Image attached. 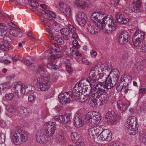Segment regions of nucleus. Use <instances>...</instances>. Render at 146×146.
I'll return each instance as SVG.
<instances>
[{
  "label": "nucleus",
  "instance_id": "obj_49",
  "mask_svg": "<svg viewBox=\"0 0 146 146\" xmlns=\"http://www.w3.org/2000/svg\"><path fill=\"white\" fill-rule=\"evenodd\" d=\"M5 134L3 133H0V144H2L4 143L6 138Z\"/></svg>",
  "mask_w": 146,
  "mask_h": 146
},
{
  "label": "nucleus",
  "instance_id": "obj_33",
  "mask_svg": "<svg viewBox=\"0 0 146 146\" xmlns=\"http://www.w3.org/2000/svg\"><path fill=\"white\" fill-rule=\"evenodd\" d=\"M65 140L64 136L62 135L58 134L56 135V141L58 143L62 144L65 141Z\"/></svg>",
  "mask_w": 146,
  "mask_h": 146
},
{
  "label": "nucleus",
  "instance_id": "obj_50",
  "mask_svg": "<svg viewBox=\"0 0 146 146\" xmlns=\"http://www.w3.org/2000/svg\"><path fill=\"white\" fill-rule=\"evenodd\" d=\"M53 26L54 29L56 31L58 32L61 29L58 23L56 22H54L53 23Z\"/></svg>",
  "mask_w": 146,
  "mask_h": 146
},
{
  "label": "nucleus",
  "instance_id": "obj_42",
  "mask_svg": "<svg viewBox=\"0 0 146 146\" xmlns=\"http://www.w3.org/2000/svg\"><path fill=\"white\" fill-rule=\"evenodd\" d=\"M61 34L65 36H68L70 34L69 30L66 28L61 29L60 31Z\"/></svg>",
  "mask_w": 146,
  "mask_h": 146
},
{
  "label": "nucleus",
  "instance_id": "obj_32",
  "mask_svg": "<svg viewBox=\"0 0 146 146\" xmlns=\"http://www.w3.org/2000/svg\"><path fill=\"white\" fill-rule=\"evenodd\" d=\"M75 3V5L78 7L84 9L86 7L85 2L83 0H76Z\"/></svg>",
  "mask_w": 146,
  "mask_h": 146
},
{
  "label": "nucleus",
  "instance_id": "obj_63",
  "mask_svg": "<svg viewBox=\"0 0 146 146\" xmlns=\"http://www.w3.org/2000/svg\"><path fill=\"white\" fill-rule=\"evenodd\" d=\"M7 124L6 122L3 120L0 121V126L2 127H4L6 126Z\"/></svg>",
  "mask_w": 146,
  "mask_h": 146
},
{
  "label": "nucleus",
  "instance_id": "obj_21",
  "mask_svg": "<svg viewBox=\"0 0 146 146\" xmlns=\"http://www.w3.org/2000/svg\"><path fill=\"white\" fill-rule=\"evenodd\" d=\"M100 129L98 127L90 128L88 129V134L91 137L95 139L99 137Z\"/></svg>",
  "mask_w": 146,
  "mask_h": 146
},
{
  "label": "nucleus",
  "instance_id": "obj_48",
  "mask_svg": "<svg viewBox=\"0 0 146 146\" xmlns=\"http://www.w3.org/2000/svg\"><path fill=\"white\" fill-rule=\"evenodd\" d=\"M6 108L7 109L8 111L10 113L13 112L15 111L16 110V107L13 105H10L7 107Z\"/></svg>",
  "mask_w": 146,
  "mask_h": 146
},
{
  "label": "nucleus",
  "instance_id": "obj_5",
  "mask_svg": "<svg viewBox=\"0 0 146 146\" xmlns=\"http://www.w3.org/2000/svg\"><path fill=\"white\" fill-rule=\"evenodd\" d=\"M54 47L52 49L48 54L45 57V58L52 62L54 59L56 58H60L61 55L59 54L62 50V48L60 46L57 44L54 45Z\"/></svg>",
  "mask_w": 146,
  "mask_h": 146
},
{
  "label": "nucleus",
  "instance_id": "obj_20",
  "mask_svg": "<svg viewBox=\"0 0 146 146\" xmlns=\"http://www.w3.org/2000/svg\"><path fill=\"white\" fill-rule=\"evenodd\" d=\"M12 39L9 36L4 37L2 44H0V49L4 51H7L8 46L11 44Z\"/></svg>",
  "mask_w": 146,
  "mask_h": 146
},
{
  "label": "nucleus",
  "instance_id": "obj_35",
  "mask_svg": "<svg viewBox=\"0 0 146 146\" xmlns=\"http://www.w3.org/2000/svg\"><path fill=\"white\" fill-rule=\"evenodd\" d=\"M7 27L2 23L0 24V36L5 35L7 32Z\"/></svg>",
  "mask_w": 146,
  "mask_h": 146
},
{
  "label": "nucleus",
  "instance_id": "obj_4",
  "mask_svg": "<svg viewBox=\"0 0 146 146\" xmlns=\"http://www.w3.org/2000/svg\"><path fill=\"white\" fill-rule=\"evenodd\" d=\"M28 137V133L21 131L19 127H17L13 134V141L16 145H19L26 142Z\"/></svg>",
  "mask_w": 146,
  "mask_h": 146
},
{
  "label": "nucleus",
  "instance_id": "obj_12",
  "mask_svg": "<svg viewBox=\"0 0 146 146\" xmlns=\"http://www.w3.org/2000/svg\"><path fill=\"white\" fill-rule=\"evenodd\" d=\"M99 67L97 66H95L94 68H93L91 70L90 74H91L92 76L88 78V80L89 84L93 85L94 83L96 82V78L98 77L99 74Z\"/></svg>",
  "mask_w": 146,
  "mask_h": 146
},
{
  "label": "nucleus",
  "instance_id": "obj_29",
  "mask_svg": "<svg viewBox=\"0 0 146 146\" xmlns=\"http://www.w3.org/2000/svg\"><path fill=\"white\" fill-rule=\"evenodd\" d=\"M20 29L18 28H13L10 29L9 31L10 34L14 36L20 37L23 35L22 33L20 31Z\"/></svg>",
  "mask_w": 146,
  "mask_h": 146
},
{
  "label": "nucleus",
  "instance_id": "obj_52",
  "mask_svg": "<svg viewBox=\"0 0 146 146\" xmlns=\"http://www.w3.org/2000/svg\"><path fill=\"white\" fill-rule=\"evenodd\" d=\"M5 98L9 100H11L13 97V95L11 93H7L5 96Z\"/></svg>",
  "mask_w": 146,
  "mask_h": 146
},
{
  "label": "nucleus",
  "instance_id": "obj_37",
  "mask_svg": "<svg viewBox=\"0 0 146 146\" xmlns=\"http://www.w3.org/2000/svg\"><path fill=\"white\" fill-rule=\"evenodd\" d=\"M89 96V95H86V94H84L82 92L78 98L79 99L78 100H79L78 101L82 103L84 102L87 100Z\"/></svg>",
  "mask_w": 146,
  "mask_h": 146
},
{
  "label": "nucleus",
  "instance_id": "obj_57",
  "mask_svg": "<svg viewBox=\"0 0 146 146\" xmlns=\"http://www.w3.org/2000/svg\"><path fill=\"white\" fill-rule=\"evenodd\" d=\"M125 87L126 86H123V84L120 85L117 84L116 87V90L118 92H120L122 90L124 87Z\"/></svg>",
  "mask_w": 146,
  "mask_h": 146
},
{
  "label": "nucleus",
  "instance_id": "obj_62",
  "mask_svg": "<svg viewBox=\"0 0 146 146\" xmlns=\"http://www.w3.org/2000/svg\"><path fill=\"white\" fill-rule=\"evenodd\" d=\"M52 36L53 39L54 40L56 41H57L59 39L60 37V36L59 35H56L53 36L52 34Z\"/></svg>",
  "mask_w": 146,
  "mask_h": 146
},
{
  "label": "nucleus",
  "instance_id": "obj_1",
  "mask_svg": "<svg viewBox=\"0 0 146 146\" xmlns=\"http://www.w3.org/2000/svg\"><path fill=\"white\" fill-rule=\"evenodd\" d=\"M119 72L117 69L110 72L106 80L103 82L98 81L96 85V93L93 94L91 98L98 105L104 104L109 99V96L103 88L110 89L115 86L118 80Z\"/></svg>",
  "mask_w": 146,
  "mask_h": 146
},
{
  "label": "nucleus",
  "instance_id": "obj_60",
  "mask_svg": "<svg viewBox=\"0 0 146 146\" xmlns=\"http://www.w3.org/2000/svg\"><path fill=\"white\" fill-rule=\"evenodd\" d=\"M141 52H146V44L143 43L142 44Z\"/></svg>",
  "mask_w": 146,
  "mask_h": 146
},
{
  "label": "nucleus",
  "instance_id": "obj_18",
  "mask_svg": "<svg viewBox=\"0 0 146 146\" xmlns=\"http://www.w3.org/2000/svg\"><path fill=\"white\" fill-rule=\"evenodd\" d=\"M71 115L70 114L56 116L54 117L55 120L60 123H66L70 121Z\"/></svg>",
  "mask_w": 146,
  "mask_h": 146
},
{
  "label": "nucleus",
  "instance_id": "obj_38",
  "mask_svg": "<svg viewBox=\"0 0 146 146\" xmlns=\"http://www.w3.org/2000/svg\"><path fill=\"white\" fill-rule=\"evenodd\" d=\"M38 73L41 75L44 76L46 74L47 71L46 69L43 66H39L38 67Z\"/></svg>",
  "mask_w": 146,
  "mask_h": 146
},
{
  "label": "nucleus",
  "instance_id": "obj_54",
  "mask_svg": "<svg viewBox=\"0 0 146 146\" xmlns=\"http://www.w3.org/2000/svg\"><path fill=\"white\" fill-rule=\"evenodd\" d=\"M47 66L49 68H51L55 69L58 68V66L52 63H49L47 65Z\"/></svg>",
  "mask_w": 146,
  "mask_h": 146
},
{
  "label": "nucleus",
  "instance_id": "obj_9",
  "mask_svg": "<svg viewBox=\"0 0 146 146\" xmlns=\"http://www.w3.org/2000/svg\"><path fill=\"white\" fill-rule=\"evenodd\" d=\"M72 94V92L60 93L58 97L60 103L63 105H65L73 102L71 96Z\"/></svg>",
  "mask_w": 146,
  "mask_h": 146
},
{
  "label": "nucleus",
  "instance_id": "obj_8",
  "mask_svg": "<svg viewBox=\"0 0 146 146\" xmlns=\"http://www.w3.org/2000/svg\"><path fill=\"white\" fill-rule=\"evenodd\" d=\"M144 32L139 30L136 31L133 36V41L134 45L136 47L140 46L141 42L145 38Z\"/></svg>",
  "mask_w": 146,
  "mask_h": 146
},
{
  "label": "nucleus",
  "instance_id": "obj_44",
  "mask_svg": "<svg viewBox=\"0 0 146 146\" xmlns=\"http://www.w3.org/2000/svg\"><path fill=\"white\" fill-rule=\"evenodd\" d=\"M71 137L72 141H76L78 138L80 137V135L78 133L73 132L71 133Z\"/></svg>",
  "mask_w": 146,
  "mask_h": 146
},
{
  "label": "nucleus",
  "instance_id": "obj_45",
  "mask_svg": "<svg viewBox=\"0 0 146 146\" xmlns=\"http://www.w3.org/2000/svg\"><path fill=\"white\" fill-rule=\"evenodd\" d=\"M143 62L138 61L136 63L135 66L137 70L140 71L142 70L143 68Z\"/></svg>",
  "mask_w": 146,
  "mask_h": 146
},
{
  "label": "nucleus",
  "instance_id": "obj_41",
  "mask_svg": "<svg viewBox=\"0 0 146 146\" xmlns=\"http://www.w3.org/2000/svg\"><path fill=\"white\" fill-rule=\"evenodd\" d=\"M86 19L87 18H76V20L80 25L81 27H83L86 23Z\"/></svg>",
  "mask_w": 146,
  "mask_h": 146
},
{
  "label": "nucleus",
  "instance_id": "obj_28",
  "mask_svg": "<svg viewBox=\"0 0 146 146\" xmlns=\"http://www.w3.org/2000/svg\"><path fill=\"white\" fill-rule=\"evenodd\" d=\"M75 90H73V92H72V94L71 96L72 97V101H74L75 100H77L79 99V97L80 96L81 94L82 93V92L81 91V90L79 89V88H74Z\"/></svg>",
  "mask_w": 146,
  "mask_h": 146
},
{
  "label": "nucleus",
  "instance_id": "obj_11",
  "mask_svg": "<svg viewBox=\"0 0 146 146\" xmlns=\"http://www.w3.org/2000/svg\"><path fill=\"white\" fill-rule=\"evenodd\" d=\"M51 138L46 135L44 131H38L36 134V141L40 143H46L49 141Z\"/></svg>",
  "mask_w": 146,
  "mask_h": 146
},
{
  "label": "nucleus",
  "instance_id": "obj_36",
  "mask_svg": "<svg viewBox=\"0 0 146 146\" xmlns=\"http://www.w3.org/2000/svg\"><path fill=\"white\" fill-rule=\"evenodd\" d=\"M76 144L75 145H72L70 146H84V140L83 138L80 136L76 141Z\"/></svg>",
  "mask_w": 146,
  "mask_h": 146
},
{
  "label": "nucleus",
  "instance_id": "obj_30",
  "mask_svg": "<svg viewBox=\"0 0 146 146\" xmlns=\"http://www.w3.org/2000/svg\"><path fill=\"white\" fill-rule=\"evenodd\" d=\"M117 22L122 24H124L128 22L129 21L128 18H126L122 14L117 15L116 16Z\"/></svg>",
  "mask_w": 146,
  "mask_h": 146
},
{
  "label": "nucleus",
  "instance_id": "obj_34",
  "mask_svg": "<svg viewBox=\"0 0 146 146\" xmlns=\"http://www.w3.org/2000/svg\"><path fill=\"white\" fill-rule=\"evenodd\" d=\"M117 104L118 108L123 111H125L127 108V105L120 100L117 101Z\"/></svg>",
  "mask_w": 146,
  "mask_h": 146
},
{
  "label": "nucleus",
  "instance_id": "obj_51",
  "mask_svg": "<svg viewBox=\"0 0 146 146\" xmlns=\"http://www.w3.org/2000/svg\"><path fill=\"white\" fill-rule=\"evenodd\" d=\"M67 27L69 28L71 33H76V32L77 31L75 28L74 26L71 24L68 25Z\"/></svg>",
  "mask_w": 146,
  "mask_h": 146
},
{
  "label": "nucleus",
  "instance_id": "obj_6",
  "mask_svg": "<svg viewBox=\"0 0 146 146\" xmlns=\"http://www.w3.org/2000/svg\"><path fill=\"white\" fill-rule=\"evenodd\" d=\"M101 119L100 114L95 111H90L87 113L85 117L86 123H90L92 124H96L100 121Z\"/></svg>",
  "mask_w": 146,
  "mask_h": 146
},
{
  "label": "nucleus",
  "instance_id": "obj_19",
  "mask_svg": "<svg viewBox=\"0 0 146 146\" xmlns=\"http://www.w3.org/2000/svg\"><path fill=\"white\" fill-rule=\"evenodd\" d=\"M98 84H98L97 83L96 84V86L94 87L95 88V92H96L95 93H92V87H91V86L90 85H92V84H90V85H87L86 86H84V88L83 89H82V90H81V91L82 92H83V93H84V94H86V95H89V96H90L91 95V96L90 97V99L91 100V101H92V102L94 104V105L96 106V105L100 106L101 105H102V104H101L99 105L96 104L94 103V102L93 100H92V99L91 98V97H92V95L93 94H95L96 93V85Z\"/></svg>",
  "mask_w": 146,
  "mask_h": 146
},
{
  "label": "nucleus",
  "instance_id": "obj_2",
  "mask_svg": "<svg viewBox=\"0 0 146 146\" xmlns=\"http://www.w3.org/2000/svg\"><path fill=\"white\" fill-rule=\"evenodd\" d=\"M91 20L94 23L97 22L101 25L102 28L107 33L115 31L116 29L114 21L111 18L110 15L104 17V15L100 13H93L91 16Z\"/></svg>",
  "mask_w": 146,
  "mask_h": 146
},
{
  "label": "nucleus",
  "instance_id": "obj_13",
  "mask_svg": "<svg viewBox=\"0 0 146 146\" xmlns=\"http://www.w3.org/2000/svg\"><path fill=\"white\" fill-rule=\"evenodd\" d=\"M25 88V85H21L19 83H15L13 87L15 95L18 97H20L21 94L26 93Z\"/></svg>",
  "mask_w": 146,
  "mask_h": 146
},
{
  "label": "nucleus",
  "instance_id": "obj_61",
  "mask_svg": "<svg viewBox=\"0 0 146 146\" xmlns=\"http://www.w3.org/2000/svg\"><path fill=\"white\" fill-rule=\"evenodd\" d=\"M139 93L141 95H144L146 93V89L141 88L139 90Z\"/></svg>",
  "mask_w": 146,
  "mask_h": 146
},
{
  "label": "nucleus",
  "instance_id": "obj_59",
  "mask_svg": "<svg viewBox=\"0 0 146 146\" xmlns=\"http://www.w3.org/2000/svg\"><path fill=\"white\" fill-rule=\"evenodd\" d=\"M72 44L73 45V47H76L78 48H79V47L80 45L78 44V41L77 40H73L72 42Z\"/></svg>",
  "mask_w": 146,
  "mask_h": 146
},
{
  "label": "nucleus",
  "instance_id": "obj_17",
  "mask_svg": "<svg viewBox=\"0 0 146 146\" xmlns=\"http://www.w3.org/2000/svg\"><path fill=\"white\" fill-rule=\"evenodd\" d=\"M132 80V78L129 74H123L117 83L118 84L122 85L123 86H127L129 85Z\"/></svg>",
  "mask_w": 146,
  "mask_h": 146
},
{
  "label": "nucleus",
  "instance_id": "obj_58",
  "mask_svg": "<svg viewBox=\"0 0 146 146\" xmlns=\"http://www.w3.org/2000/svg\"><path fill=\"white\" fill-rule=\"evenodd\" d=\"M52 80L53 81H55L58 78V74L56 72L54 73L52 75Z\"/></svg>",
  "mask_w": 146,
  "mask_h": 146
},
{
  "label": "nucleus",
  "instance_id": "obj_23",
  "mask_svg": "<svg viewBox=\"0 0 146 146\" xmlns=\"http://www.w3.org/2000/svg\"><path fill=\"white\" fill-rule=\"evenodd\" d=\"M41 16L43 17L46 19L51 20L53 18L56 17V15L52 12L48 10L42 11H41Z\"/></svg>",
  "mask_w": 146,
  "mask_h": 146
},
{
  "label": "nucleus",
  "instance_id": "obj_24",
  "mask_svg": "<svg viewBox=\"0 0 146 146\" xmlns=\"http://www.w3.org/2000/svg\"><path fill=\"white\" fill-rule=\"evenodd\" d=\"M84 124V121L81 116L77 115L75 116L74 118V124L76 127H81Z\"/></svg>",
  "mask_w": 146,
  "mask_h": 146
},
{
  "label": "nucleus",
  "instance_id": "obj_55",
  "mask_svg": "<svg viewBox=\"0 0 146 146\" xmlns=\"http://www.w3.org/2000/svg\"><path fill=\"white\" fill-rule=\"evenodd\" d=\"M40 20L42 22L44 23L46 27H50V23L46 19H41Z\"/></svg>",
  "mask_w": 146,
  "mask_h": 146
},
{
  "label": "nucleus",
  "instance_id": "obj_14",
  "mask_svg": "<svg viewBox=\"0 0 146 146\" xmlns=\"http://www.w3.org/2000/svg\"><path fill=\"white\" fill-rule=\"evenodd\" d=\"M130 39L129 33L124 31L120 34L118 39L119 43L120 44H124L126 43Z\"/></svg>",
  "mask_w": 146,
  "mask_h": 146
},
{
  "label": "nucleus",
  "instance_id": "obj_40",
  "mask_svg": "<svg viewBox=\"0 0 146 146\" xmlns=\"http://www.w3.org/2000/svg\"><path fill=\"white\" fill-rule=\"evenodd\" d=\"M28 2L31 6L32 7L31 9H36L38 7V3L35 0H29Z\"/></svg>",
  "mask_w": 146,
  "mask_h": 146
},
{
  "label": "nucleus",
  "instance_id": "obj_27",
  "mask_svg": "<svg viewBox=\"0 0 146 146\" xmlns=\"http://www.w3.org/2000/svg\"><path fill=\"white\" fill-rule=\"evenodd\" d=\"M89 83V81L86 79H83L80 80L78 84H76L74 87V88H77L79 89L82 90V89L84 88V86H86L88 85V84Z\"/></svg>",
  "mask_w": 146,
  "mask_h": 146
},
{
  "label": "nucleus",
  "instance_id": "obj_43",
  "mask_svg": "<svg viewBox=\"0 0 146 146\" xmlns=\"http://www.w3.org/2000/svg\"><path fill=\"white\" fill-rule=\"evenodd\" d=\"M9 83L6 82L0 85V88L3 90V93L5 92V91H6L7 89L9 88Z\"/></svg>",
  "mask_w": 146,
  "mask_h": 146
},
{
  "label": "nucleus",
  "instance_id": "obj_10",
  "mask_svg": "<svg viewBox=\"0 0 146 146\" xmlns=\"http://www.w3.org/2000/svg\"><path fill=\"white\" fill-rule=\"evenodd\" d=\"M56 123L55 122H48L45 124V129L44 131L46 135L51 138L54 133L56 129Z\"/></svg>",
  "mask_w": 146,
  "mask_h": 146
},
{
  "label": "nucleus",
  "instance_id": "obj_22",
  "mask_svg": "<svg viewBox=\"0 0 146 146\" xmlns=\"http://www.w3.org/2000/svg\"><path fill=\"white\" fill-rule=\"evenodd\" d=\"M59 3L60 10L63 12L67 17H69L70 14V9L69 6L67 5L66 4L62 3L60 1Z\"/></svg>",
  "mask_w": 146,
  "mask_h": 146
},
{
  "label": "nucleus",
  "instance_id": "obj_39",
  "mask_svg": "<svg viewBox=\"0 0 146 146\" xmlns=\"http://www.w3.org/2000/svg\"><path fill=\"white\" fill-rule=\"evenodd\" d=\"M78 48L72 46L70 48L71 53L73 55H75L76 56H80L81 54L78 51Z\"/></svg>",
  "mask_w": 146,
  "mask_h": 146
},
{
  "label": "nucleus",
  "instance_id": "obj_3",
  "mask_svg": "<svg viewBox=\"0 0 146 146\" xmlns=\"http://www.w3.org/2000/svg\"><path fill=\"white\" fill-rule=\"evenodd\" d=\"M138 127L137 118L131 116L127 119L125 129L128 134L135 135L138 132Z\"/></svg>",
  "mask_w": 146,
  "mask_h": 146
},
{
  "label": "nucleus",
  "instance_id": "obj_7",
  "mask_svg": "<svg viewBox=\"0 0 146 146\" xmlns=\"http://www.w3.org/2000/svg\"><path fill=\"white\" fill-rule=\"evenodd\" d=\"M49 78L46 76H43L38 78L36 85L42 91L47 90L50 87V82Z\"/></svg>",
  "mask_w": 146,
  "mask_h": 146
},
{
  "label": "nucleus",
  "instance_id": "obj_15",
  "mask_svg": "<svg viewBox=\"0 0 146 146\" xmlns=\"http://www.w3.org/2000/svg\"><path fill=\"white\" fill-rule=\"evenodd\" d=\"M112 133L108 129L103 130L99 135V139L102 141H110L112 139Z\"/></svg>",
  "mask_w": 146,
  "mask_h": 146
},
{
  "label": "nucleus",
  "instance_id": "obj_26",
  "mask_svg": "<svg viewBox=\"0 0 146 146\" xmlns=\"http://www.w3.org/2000/svg\"><path fill=\"white\" fill-rule=\"evenodd\" d=\"M133 8L132 11L135 13L139 12L140 11L139 9L141 6V0H136L132 3Z\"/></svg>",
  "mask_w": 146,
  "mask_h": 146
},
{
  "label": "nucleus",
  "instance_id": "obj_56",
  "mask_svg": "<svg viewBox=\"0 0 146 146\" xmlns=\"http://www.w3.org/2000/svg\"><path fill=\"white\" fill-rule=\"evenodd\" d=\"M66 71L69 74H72L73 73V69L69 65H66Z\"/></svg>",
  "mask_w": 146,
  "mask_h": 146
},
{
  "label": "nucleus",
  "instance_id": "obj_47",
  "mask_svg": "<svg viewBox=\"0 0 146 146\" xmlns=\"http://www.w3.org/2000/svg\"><path fill=\"white\" fill-rule=\"evenodd\" d=\"M107 77H106L104 75V74L103 73H99L98 75V77L96 78V82L98 81V80L99 79H102V81H103V82L104 81L106 80V78H107Z\"/></svg>",
  "mask_w": 146,
  "mask_h": 146
},
{
  "label": "nucleus",
  "instance_id": "obj_16",
  "mask_svg": "<svg viewBox=\"0 0 146 146\" xmlns=\"http://www.w3.org/2000/svg\"><path fill=\"white\" fill-rule=\"evenodd\" d=\"M105 119L106 121L111 124H116L117 117L114 111L113 110L108 111L106 114Z\"/></svg>",
  "mask_w": 146,
  "mask_h": 146
},
{
  "label": "nucleus",
  "instance_id": "obj_31",
  "mask_svg": "<svg viewBox=\"0 0 146 146\" xmlns=\"http://www.w3.org/2000/svg\"><path fill=\"white\" fill-rule=\"evenodd\" d=\"M96 24H95V27L94 25L91 24H89L87 27V29L90 33L95 34L97 32V29L98 27L96 26Z\"/></svg>",
  "mask_w": 146,
  "mask_h": 146
},
{
  "label": "nucleus",
  "instance_id": "obj_64",
  "mask_svg": "<svg viewBox=\"0 0 146 146\" xmlns=\"http://www.w3.org/2000/svg\"><path fill=\"white\" fill-rule=\"evenodd\" d=\"M35 98V96L31 95L28 96V99L29 102H32Z\"/></svg>",
  "mask_w": 146,
  "mask_h": 146
},
{
  "label": "nucleus",
  "instance_id": "obj_25",
  "mask_svg": "<svg viewBox=\"0 0 146 146\" xmlns=\"http://www.w3.org/2000/svg\"><path fill=\"white\" fill-rule=\"evenodd\" d=\"M84 124V121L81 116L77 115L75 116L74 118V124L76 127H81Z\"/></svg>",
  "mask_w": 146,
  "mask_h": 146
},
{
  "label": "nucleus",
  "instance_id": "obj_46",
  "mask_svg": "<svg viewBox=\"0 0 146 146\" xmlns=\"http://www.w3.org/2000/svg\"><path fill=\"white\" fill-rule=\"evenodd\" d=\"M21 114L22 116H28L29 115V112L27 109L25 108L23 109H21L20 111Z\"/></svg>",
  "mask_w": 146,
  "mask_h": 146
},
{
  "label": "nucleus",
  "instance_id": "obj_53",
  "mask_svg": "<svg viewBox=\"0 0 146 146\" xmlns=\"http://www.w3.org/2000/svg\"><path fill=\"white\" fill-rule=\"evenodd\" d=\"M76 18H87V17L85 16V14L83 12H80L79 14L76 15Z\"/></svg>",
  "mask_w": 146,
  "mask_h": 146
}]
</instances>
